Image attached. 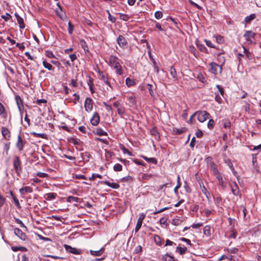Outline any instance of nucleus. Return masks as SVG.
<instances>
[{
  "label": "nucleus",
  "instance_id": "36",
  "mask_svg": "<svg viewBox=\"0 0 261 261\" xmlns=\"http://www.w3.org/2000/svg\"><path fill=\"white\" fill-rule=\"evenodd\" d=\"M125 83L128 87H130L135 84V82L134 80H131L129 77H127L125 80Z\"/></svg>",
  "mask_w": 261,
  "mask_h": 261
},
{
  "label": "nucleus",
  "instance_id": "63",
  "mask_svg": "<svg viewBox=\"0 0 261 261\" xmlns=\"http://www.w3.org/2000/svg\"><path fill=\"white\" fill-rule=\"evenodd\" d=\"M215 99L219 103H221L222 98L218 94L215 93Z\"/></svg>",
  "mask_w": 261,
  "mask_h": 261
},
{
  "label": "nucleus",
  "instance_id": "53",
  "mask_svg": "<svg viewBox=\"0 0 261 261\" xmlns=\"http://www.w3.org/2000/svg\"><path fill=\"white\" fill-rule=\"evenodd\" d=\"M219 185L221 186L223 190H225L226 188V184L224 182L223 179L220 180L218 181Z\"/></svg>",
  "mask_w": 261,
  "mask_h": 261
},
{
  "label": "nucleus",
  "instance_id": "38",
  "mask_svg": "<svg viewBox=\"0 0 261 261\" xmlns=\"http://www.w3.org/2000/svg\"><path fill=\"white\" fill-rule=\"evenodd\" d=\"M177 184L176 185V186L175 187V188L174 189V192L176 194H177V192H178L177 190L181 187V183L180 182V177L179 175L177 176Z\"/></svg>",
  "mask_w": 261,
  "mask_h": 261
},
{
  "label": "nucleus",
  "instance_id": "44",
  "mask_svg": "<svg viewBox=\"0 0 261 261\" xmlns=\"http://www.w3.org/2000/svg\"><path fill=\"white\" fill-rule=\"evenodd\" d=\"M113 169L115 171H121L122 170V166L119 164H116L113 167Z\"/></svg>",
  "mask_w": 261,
  "mask_h": 261
},
{
  "label": "nucleus",
  "instance_id": "10",
  "mask_svg": "<svg viewBox=\"0 0 261 261\" xmlns=\"http://www.w3.org/2000/svg\"><path fill=\"white\" fill-rule=\"evenodd\" d=\"M99 115L97 112H95L93 117L90 120L91 123L92 125L96 126L99 123Z\"/></svg>",
  "mask_w": 261,
  "mask_h": 261
},
{
  "label": "nucleus",
  "instance_id": "22",
  "mask_svg": "<svg viewBox=\"0 0 261 261\" xmlns=\"http://www.w3.org/2000/svg\"><path fill=\"white\" fill-rule=\"evenodd\" d=\"M103 251H104V248H101V249H100L99 250H98L97 251H94V250H91L90 251V252L91 255L95 256H97L101 255L103 253Z\"/></svg>",
  "mask_w": 261,
  "mask_h": 261
},
{
  "label": "nucleus",
  "instance_id": "41",
  "mask_svg": "<svg viewBox=\"0 0 261 261\" xmlns=\"http://www.w3.org/2000/svg\"><path fill=\"white\" fill-rule=\"evenodd\" d=\"M197 47L199 49V50L201 51H203L205 53H208L207 49L206 47L203 44H197Z\"/></svg>",
  "mask_w": 261,
  "mask_h": 261
},
{
  "label": "nucleus",
  "instance_id": "35",
  "mask_svg": "<svg viewBox=\"0 0 261 261\" xmlns=\"http://www.w3.org/2000/svg\"><path fill=\"white\" fill-rule=\"evenodd\" d=\"M154 240L156 245L160 246L162 244L161 239L159 236L155 234L154 236Z\"/></svg>",
  "mask_w": 261,
  "mask_h": 261
},
{
  "label": "nucleus",
  "instance_id": "54",
  "mask_svg": "<svg viewBox=\"0 0 261 261\" xmlns=\"http://www.w3.org/2000/svg\"><path fill=\"white\" fill-rule=\"evenodd\" d=\"M10 142L7 143L5 144L4 150L5 151L6 154L7 155L8 154V152H9V150L10 149Z\"/></svg>",
  "mask_w": 261,
  "mask_h": 261
},
{
  "label": "nucleus",
  "instance_id": "7",
  "mask_svg": "<svg viewBox=\"0 0 261 261\" xmlns=\"http://www.w3.org/2000/svg\"><path fill=\"white\" fill-rule=\"evenodd\" d=\"M14 233L19 239L23 241H25L28 239L25 233L18 228H15L14 229Z\"/></svg>",
  "mask_w": 261,
  "mask_h": 261
},
{
  "label": "nucleus",
  "instance_id": "40",
  "mask_svg": "<svg viewBox=\"0 0 261 261\" xmlns=\"http://www.w3.org/2000/svg\"><path fill=\"white\" fill-rule=\"evenodd\" d=\"M170 74L173 78H177L176 71L173 66H171L170 68Z\"/></svg>",
  "mask_w": 261,
  "mask_h": 261
},
{
  "label": "nucleus",
  "instance_id": "11",
  "mask_svg": "<svg viewBox=\"0 0 261 261\" xmlns=\"http://www.w3.org/2000/svg\"><path fill=\"white\" fill-rule=\"evenodd\" d=\"M255 36V33L251 31H246L244 34V37L246 39L247 41H249L251 43L252 41L251 38H254Z\"/></svg>",
  "mask_w": 261,
  "mask_h": 261
},
{
  "label": "nucleus",
  "instance_id": "24",
  "mask_svg": "<svg viewBox=\"0 0 261 261\" xmlns=\"http://www.w3.org/2000/svg\"><path fill=\"white\" fill-rule=\"evenodd\" d=\"M162 259L163 261H177L175 258L168 254H166L163 256Z\"/></svg>",
  "mask_w": 261,
  "mask_h": 261
},
{
  "label": "nucleus",
  "instance_id": "14",
  "mask_svg": "<svg viewBox=\"0 0 261 261\" xmlns=\"http://www.w3.org/2000/svg\"><path fill=\"white\" fill-rule=\"evenodd\" d=\"M231 192L232 194L235 196H239L240 195V191L238 185L236 182L230 185Z\"/></svg>",
  "mask_w": 261,
  "mask_h": 261
},
{
  "label": "nucleus",
  "instance_id": "52",
  "mask_svg": "<svg viewBox=\"0 0 261 261\" xmlns=\"http://www.w3.org/2000/svg\"><path fill=\"white\" fill-rule=\"evenodd\" d=\"M6 16L2 15L1 17L5 20V21H8L10 18H11V15L8 13H6Z\"/></svg>",
  "mask_w": 261,
  "mask_h": 261
},
{
  "label": "nucleus",
  "instance_id": "34",
  "mask_svg": "<svg viewBox=\"0 0 261 261\" xmlns=\"http://www.w3.org/2000/svg\"><path fill=\"white\" fill-rule=\"evenodd\" d=\"M255 18V15L254 14H252L249 16H248L245 17V21L246 23H249L251 20H253Z\"/></svg>",
  "mask_w": 261,
  "mask_h": 261
},
{
  "label": "nucleus",
  "instance_id": "23",
  "mask_svg": "<svg viewBox=\"0 0 261 261\" xmlns=\"http://www.w3.org/2000/svg\"><path fill=\"white\" fill-rule=\"evenodd\" d=\"M10 195L13 198L14 202L15 203V204L16 206L18 208H21V205L19 203L18 199L16 198V197L15 196V195L13 194V193L12 191H10Z\"/></svg>",
  "mask_w": 261,
  "mask_h": 261
},
{
  "label": "nucleus",
  "instance_id": "58",
  "mask_svg": "<svg viewBox=\"0 0 261 261\" xmlns=\"http://www.w3.org/2000/svg\"><path fill=\"white\" fill-rule=\"evenodd\" d=\"M244 52L246 54V57L249 59V60H251L252 58L251 54L249 52V51L245 48H244Z\"/></svg>",
  "mask_w": 261,
  "mask_h": 261
},
{
  "label": "nucleus",
  "instance_id": "55",
  "mask_svg": "<svg viewBox=\"0 0 261 261\" xmlns=\"http://www.w3.org/2000/svg\"><path fill=\"white\" fill-rule=\"evenodd\" d=\"M154 16L156 19H161L163 17V13L161 11H156L154 13Z\"/></svg>",
  "mask_w": 261,
  "mask_h": 261
},
{
  "label": "nucleus",
  "instance_id": "21",
  "mask_svg": "<svg viewBox=\"0 0 261 261\" xmlns=\"http://www.w3.org/2000/svg\"><path fill=\"white\" fill-rule=\"evenodd\" d=\"M19 192L21 194H24L28 193H32L33 192L32 188L30 187H24L19 190Z\"/></svg>",
  "mask_w": 261,
  "mask_h": 261
},
{
  "label": "nucleus",
  "instance_id": "2",
  "mask_svg": "<svg viewBox=\"0 0 261 261\" xmlns=\"http://www.w3.org/2000/svg\"><path fill=\"white\" fill-rule=\"evenodd\" d=\"M193 116H197L198 120L203 122L208 118L210 114L205 111H197L193 114Z\"/></svg>",
  "mask_w": 261,
  "mask_h": 261
},
{
  "label": "nucleus",
  "instance_id": "27",
  "mask_svg": "<svg viewBox=\"0 0 261 261\" xmlns=\"http://www.w3.org/2000/svg\"><path fill=\"white\" fill-rule=\"evenodd\" d=\"M80 44L81 46L82 47V48H83L85 51H88V47L87 45L86 42L84 40H83V39L81 40L80 42Z\"/></svg>",
  "mask_w": 261,
  "mask_h": 261
},
{
  "label": "nucleus",
  "instance_id": "18",
  "mask_svg": "<svg viewBox=\"0 0 261 261\" xmlns=\"http://www.w3.org/2000/svg\"><path fill=\"white\" fill-rule=\"evenodd\" d=\"M150 134L152 136H154L155 140H156L157 141L160 140V134H159L158 130H157L156 127H153L150 130Z\"/></svg>",
  "mask_w": 261,
  "mask_h": 261
},
{
  "label": "nucleus",
  "instance_id": "3",
  "mask_svg": "<svg viewBox=\"0 0 261 261\" xmlns=\"http://www.w3.org/2000/svg\"><path fill=\"white\" fill-rule=\"evenodd\" d=\"M14 169L17 175H19L21 172V162L18 156H14L13 159Z\"/></svg>",
  "mask_w": 261,
  "mask_h": 261
},
{
  "label": "nucleus",
  "instance_id": "20",
  "mask_svg": "<svg viewBox=\"0 0 261 261\" xmlns=\"http://www.w3.org/2000/svg\"><path fill=\"white\" fill-rule=\"evenodd\" d=\"M31 135L34 137H40L44 139H47V135L43 133H37L36 132H31Z\"/></svg>",
  "mask_w": 261,
  "mask_h": 261
},
{
  "label": "nucleus",
  "instance_id": "62",
  "mask_svg": "<svg viewBox=\"0 0 261 261\" xmlns=\"http://www.w3.org/2000/svg\"><path fill=\"white\" fill-rule=\"evenodd\" d=\"M216 41L218 43H221L224 41V38L221 35H217L216 36Z\"/></svg>",
  "mask_w": 261,
  "mask_h": 261
},
{
  "label": "nucleus",
  "instance_id": "39",
  "mask_svg": "<svg viewBox=\"0 0 261 261\" xmlns=\"http://www.w3.org/2000/svg\"><path fill=\"white\" fill-rule=\"evenodd\" d=\"M154 175L151 174H148V173H144L142 175V179L143 180H148L150 178L153 177Z\"/></svg>",
  "mask_w": 261,
  "mask_h": 261
},
{
  "label": "nucleus",
  "instance_id": "5",
  "mask_svg": "<svg viewBox=\"0 0 261 261\" xmlns=\"http://www.w3.org/2000/svg\"><path fill=\"white\" fill-rule=\"evenodd\" d=\"M223 61L222 64L221 66H219L217 64L212 62L210 63L212 72L215 74H217L218 73V69H219V72L221 73L222 70V65L224 64L225 60L223 58Z\"/></svg>",
  "mask_w": 261,
  "mask_h": 261
},
{
  "label": "nucleus",
  "instance_id": "17",
  "mask_svg": "<svg viewBox=\"0 0 261 261\" xmlns=\"http://www.w3.org/2000/svg\"><path fill=\"white\" fill-rule=\"evenodd\" d=\"M101 182L114 189H118L120 187V186L118 184L110 182L108 180L103 181Z\"/></svg>",
  "mask_w": 261,
  "mask_h": 261
},
{
  "label": "nucleus",
  "instance_id": "60",
  "mask_svg": "<svg viewBox=\"0 0 261 261\" xmlns=\"http://www.w3.org/2000/svg\"><path fill=\"white\" fill-rule=\"evenodd\" d=\"M46 55L49 58H55V55L53 54V52L50 50L46 51Z\"/></svg>",
  "mask_w": 261,
  "mask_h": 261
},
{
  "label": "nucleus",
  "instance_id": "46",
  "mask_svg": "<svg viewBox=\"0 0 261 261\" xmlns=\"http://www.w3.org/2000/svg\"><path fill=\"white\" fill-rule=\"evenodd\" d=\"M223 126L224 128H229L230 127L231 123L230 121L228 119H225L223 120Z\"/></svg>",
  "mask_w": 261,
  "mask_h": 261
},
{
  "label": "nucleus",
  "instance_id": "19",
  "mask_svg": "<svg viewBox=\"0 0 261 261\" xmlns=\"http://www.w3.org/2000/svg\"><path fill=\"white\" fill-rule=\"evenodd\" d=\"M15 100L16 101L18 108L19 111L21 112V110L22 109V108H23L22 100L20 97L18 95H16L15 96Z\"/></svg>",
  "mask_w": 261,
  "mask_h": 261
},
{
  "label": "nucleus",
  "instance_id": "8",
  "mask_svg": "<svg viewBox=\"0 0 261 261\" xmlns=\"http://www.w3.org/2000/svg\"><path fill=\"white\" fill-rule=\"evenodd\" d=\"M85 108L87 112H90L93 109L92 100L91 98L87 97L85 102Z\"/></svg>",
  "mask_w": 261,
  "mask_h": 261
},
{
  "label": "nucleus",
  "instance_id": "43",
  "mask_svg": "<svg viewBox=\"0 0 261 261\" xmlns=\"http://www.w3.org/2000/svg\"><path fill=\"white\" fill-rule=\"evenodd\" d=\"M142 157L145 161L147 162H150L153 164H156L157 163L156 159L154 158H148L147 157L144 156H143Z\"/></svg>",
  "mask_w": 261,
  "mask_h": 261
},
{
  "label": "nucleus",
  "instance_id": "29",
  "mask_svg": "<svg viewBox=\"0 0 261 261\" xmlns=\"http://www.w3.org/2000/svg\"><path fill=\"white\" fill-rule=\"evenodd\" d=\"M203 233L206 236H210L211 234V228L210 226L206 225L203 228Z\"/></svg>",
  "mask_w": 261,
  "mask_h": 261
},
{
  "label": "nucleus",
  "instance_id": "47",
  "mask_svg": "<svg viewBox=\"0 0 261 261\" xmlns=\"http://www.w3.org/2000/svg\"><path fill=\"white\" fill-rule=\"evenodd\" d=\"M70 142L74 145H79L80 144V140L76 138H72L69 140Z\"/></svg>",
  "mask_w": 261,
  "mask_h": 261
},
{
  "label": "nucleus",
  "instance_id": "16",
  "mask_svg": "<svg viewBox=\"0 0 261 261\" xmlns=\"http://www.w3.org/2000/svg\"><path fill=\"white\" fill-rule=\"evenodd\" d=\"M14 15L16 17L17 21L19 25V28L20 29H24L25 28V24L24 23L23 18L20 17L17 13H15Z\"/></svg>",
  "mask_w": 261,
  "mask_h": 261
},
{
  "label": "nucleus",
  "instance_id": "1",
  "mask_svg": "<svg viewBox=\"0 0 261 261\" xmlns=\"http://www.w3.org/2000/svg\"><path fill=\"white\" fill-rule=\"evenodd\" d=\"M118 60L117 57L112 55L109 58V63L110 65L115 69L116 73L120 75L123 74V72Z\"/></svg>",
  "mask_w": 261,
  "mask_h": 261
},
{
  "label": "nucleus",
  "instance_id": "37",
  "mask_svg": "<svg viewBox=\"0 0 261 261\" xmlns=\"http://www.w3.org/2000/svg\"><path fill=\"white\" fill-rule=\"evenodd\" d=\"M176 250H178L180 255H183L184 254H185L186 252V251L187 250V247H181L178 246L176 247Z\"/></svg>",
  "mask_w": 261,
  "mask_h": 261
},
{
  "label": "nucleus",
  "instance_id": "45",
  "mask_svg": "<svg viewBox=\"0 0 261 261\" xmlns=\"http://www.w3.org/2000/svg\"><path fill=\"white\" fill-rule=\"evenodd\" d=\"M212 169L213 170V173L214 175H216L217 174L220 173L216 167V165L214 163L212 164Z\"/></svg>",
  "mask_w": 261,
  "mask_h": 261
},
{
  "label": "nucleus",
  "instance_id": "32",
  "mask_svg": "<svg viewBox=\"0 0 261 261\" xmlns=\"http://www.w3.org/2000/svg\"><path fill=\"white\" fill-rule=\"evenodd\" d=\"M46 195L47 196L46 198L47 200H52L56 198L57 194L55 193H49L46 194Z\"/></svg>",
  "mask_w": 261,
  "mask_h": 261
},
{
  "label": "nucleus",
  "instance_id": "15",
  "mask_svg": "<svg viewBox=\"0 0 261 261\" xmlns=\"http://www.w3.org/2000/svg\"><path fill=\"white\" fill-rule=\"evenodd\" d=\"M145 218V215H142L139 217V218L138 219L137 223L135 227V232H138L140 228L141 227L143 220H144Z\"/></svg>",
  "mask_w": 261,
  "mask_h": 261
},
{
  "label": "nucleus",
  "instance_id": "31",
  "mask_svg": "<svg viewBox=\"0 0 261 261\" xmlns=\"http://www.w3.org/2000/svg\"><path fill=\"white\" fill-rule=\"evenodd\" d=\"M118 114L121 117H123V114L125 113V109L122 106L117 109Z\"/></svg>",
  "mask_w": 261,
  "mask_h": 261
},
{
  "label": "nucleus",
  "instance_id": "6",
  "mask_svg": "<svg viewBox=\"0 0 261 261\" xmlns=\"http://www.w3.org/2000/svg\"><path fill=\"white\" fill-rule=\"evenodd\" d=\"M27 143L26 141L23 140L20 135L18 136L17 141L16 143V146L19 151H22L24 145Z\"/></svg>",
  "mask_w": 261,
  "mask_h": 261
},
{
  "label": "nucleus",
  "instance_id": "42",
  "mask_svg": "<svg viewBox=\"0 0 261 261\" xmlns=\"http://www.w3.org/2000/svg\"><path fill=\"white\" fill-rule=\"evenodd\" d=\"M182 220L178 218H175L172 220V224L174 225L178 226L181 224Z\"/></svg>",
  "mask_w": 261,
  "mask_h": 261
},
{
  "label": "nucleus",
  "instance_id": "50",
  "mask_svg": "<svg viewBox=\"0 0 261 261\" xmlns=\"http://www.w3.org/2000/svg\"><path fill=\"white\" fill-rule=\"evenodd\" d=\"M201 191H202V193L206 196V197L207 198H208V196H210V193L207 191V190L206 189V188L205 187V186L203 185L202 186V187H201Z\"/></svg>",
  "mask_w": 261,
  "mask_h": 261
},
{
  "label": "nucleus",
  "instance_id": "9",
  "mask_svg": "<svg viewBox=\"0 0 261 261\" xmlns=\"http://www.w3.org/2000/svg\"><path fill=\"white\" fill-rule=\"evenodd\" d=\"M117 41L119 46L121 48H124L127 44L126 39L122 35L118 36Z\"/></svg>",
  "mask_w": 261,
  "mask_h": 261
},
{
  "label": "nucleus",
  "instance_id": "28",
  "mask_svg": "<svg viewBox=\"0 0 261 261\" xmlns=\"http://www.w3.org/2000/svg\"><path fill=\"white\" fill-rule=\"evenodd\" d=\"M96 134H97V135L100 136H107L108 135L107 133L105 132L101 128H96Z\"/></svg>",
  "mask_w": 261,
  "mask_h": 261
},
{
  "label": "nucleus",
  "instance_id": "51",
  "mask_svg": "<svg viewBox=\"0 0 261 261\" xmlns=\"http://www.w3.org/2000/svg\"><path fill=\"white\" fill-rule=\"evenodd\" d=\"M127 99L129 101L130 103H131L132 105H136V100L134 96H130L127 97Z\"/></svg>",
  "mask_w": 261,
  "mask_h": 261
},
{
  "label": "nucleus",
  "instance_id": "49",
  "mask_svg": "<svg viewBox=\"0 0 261 261\" xmlns=\"http://www.w3.org/2000/svg\"><path fill=\"white\" fill-rule=\"evenodd\" d=\"M215 124V121L213 119L209 120L208 123H207V127L210 129H213L214 128Z\"/></svg>",
  "mask_w": 261,
  "mask_h": 261
},
{
  "label": "nucleus",
  "instance_id": "57",
  "mask_svg": "<svg viewBox=\"0 0 261 261\" xmlns=\"http://www.w3.org/2000/svg\"><path fill=\"white\" fill-rule=\"evenodd\" d=\"M24 249H26L24 247H12V250L14 251H17L18 250H23Z\"/></svg>",
  "mask_w": 261,
  "mask_h": 261
},
{
  "label": "nucleus",
  "instance_id": "61",
  "mask_svg": "<svg viewBox=\"0 0 261 261\" xmlns=\"http://www.w3.org/2000/svg\"><path fill=\"white\" fill-rule=\"evenodd\" d=\"M227 251L230 253H237L239 251V249L237 248H232L228 249Z\"/></svg>",
  "mask_w": 261,
  "mask_h": 261
},
{
  "label": "nucleus",
  "instance_id": "64",
  "mask_svg": "<svg viewBox=\"0 0 261 261\" xmlns=\"http://www.w3.org/2000/svg\"><path fill=\"white\" fill-rule=\"evenodd\" d=\"M216 87L218 88L219 92L220 93L221 95L222 96L224 95V91L223 88L219 85H217Z\"/></svg>",
  "mask_w": 261,
  "mask_h": 261
},
{
  "label": "nucleus",
  "instance_id": "48",
  "mask_svg": "<svg viewBox=\"0 0 261 261\" xmlns=\"http://www.w3.org/2000/svg\"><path fill=\"white\" fill-rule=\"evenodd\" d=\"M97 177L98 178L101 179L102 176L101 175L98 174H92V176L89 178L90 180H94Z\"/></svg>",
  "mask_w": 261,
  "mask_h": 261
},
{
  "label": "nucleus",
  "instance_id": "30",
  "mask_svg": "<svg viewBox=\"0 0 261 261\" xmlns=\"http://www.w3.org/2000/svg\"><path fill=\"white\" fill-rule=\"evenodd\" d=\"M42 64L43 66L49 70H53L54 69V68L49 63H48L45 61H44Z\"/></svg>",
  "mask_w": 261,
  "mask_h": 261
},
{
  "label": "nucleus",
  "instance_id": "13",
  "mask_svg": "<svg viewBox=\"0 0 261 261\" xmlns=\"http://www.w3.org/2000/svg\"><path fill=\"white\" fill-rule=\"evenodd\" d=\"M64 247L66 249V250L69 252H70L71 253H73L74 254H80V251H79L78 249H77L75 248L72 247L71 246L65 244Z\"/></svg>",
  "mask_w": 261,
  "mask_h": 261
},
{
  "label": "nucleus",
  "instance_id": "12",
  "mask_svg": "<svg viewBox=\"0 0 261 261\" xmlns=\"http://www.w3.org/2000/svg\"><path fill=\"white\" fill-rule=\"evenodd\" d=\"M1 132L3 137L7 140H10L11 136H10V132L9 130V129L6 128V127H2L1 128Z\"/></svg>",
  "mask_w": 261,
  "mask_h": 261
},
{
  "label": "nucleus",
  "instance_id": "56",
  "mask_svg": "<svg viewBox=\"0 0 261 261\" xmlns=\"http://www.w3.org/2000/svg\"><path fill=\"white\" fill-rule=\"evenodd\" d=\"M68 33L69 34H71L73 32L74 27L71 24V23L70 22H68Z\"/></svg>",
  "mask_w": 261,
  "mask_h": 261
},
{
  "label": "nucleus",
  "instance_id": "4",
  "mask_svg": "<svg viewBox=\"0 0 261 261\" xmlns=\"http://www.w3.org/2000/svg\"><path fill=\"white\" fill-rule=\"evenodd\" d=\"M98 73L99 79L105 83H106L112 89H113V87H112L110 82L109 81L108 74L101 71H98Z\"/></svg>",
  "mask_w": 261,
  "mask_h": 261
},
{
  "label": "nucleus",
  "instance_id": "25",
  "mask_svg": "<svg viewBox=\"0 0 261 261\" xmlns=\"http://www.w3.org/2000/svg\"><path fill=\"white\" fill-rule=\"evenodd\" d=\"M67 201L68 202H80V199L77 197L70 196L67 197Z\"/></svg>",
  "mask_w": 261,
  "mask_h": 261
},
{
  "label": "nucleus",
  "instance_id": "59",
  "mask_svg": "<svg viewBox=\"0 0 261 261\" xmlns=\"http://www.w3.org/2000/svg\"><path fill=\"white\" fill-rule=\"evenodd\" d=\"M147 86L148 87V89L149 92L151 96H153L154 95V93H153V89H152V87H153L152 85H151V84H148L147 85Z\"/></svg>",
  "mask_w": 261,
  "mask_h": 261
},
{
  "label": "nucleus",
  "instance_id": "33",
  "mask_svg": "<svg viewBox=\"0 0 261 261\" xmlns=\"http://www.w3.org/2000/svg\"><path fill=\"white\" fill-rule=\"evenodd\" d=\"M121 181L122 182H132L133 181V178L131 176H127L121 178Z\"/></svg>",
  "mask_w": 261,
  "mask_h": 261
},
{
  "label": "nucleus",
  "instance_id": "26",
  "mask_svg": "<svg viewBox=\"0 0 261 261\" xmlns=\"http://www.w3.org/2000/svg\"><path fill=\"white\" fill-rule=\"evenodd\" d=\"M186 131L185 127H181L180 128H173V132L176 135H180Z\"/></svg>",
  "mask_w": 261,
  "mask_h": 261
}]
</instances>
